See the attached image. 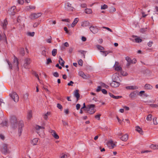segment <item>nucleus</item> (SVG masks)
<instances>
[{
	"mask_svg": "<svg viewBox=\"0 0 158 158\" xmlns=\"http://www.w3.org/2000/svg\"><path fill=\"white\" fill-rule=\"evenodd\" d=\"M11 126L14 129H15L18 127L19 136H20L22 132V128L23 126V121H20L18 123L16 118L15 116H12L10 119Z\"/></svg>",
	"mask_w": 158,
	"mask_h": 158,
	"instance_id": "nucleus-1",
	"label": "nucleus"
},
{
	"mask_svg": "<svg viewBox=\"0 0 158 158\" xmlns=\"http://www.w3.org/2000/svg\"><path fill=\"white\" fill-rule=\"evenodd\" d=\"M95 107L94 105L91 104L87 106L86 108L84 110L86 111L87 113L92 114L95 112L96 110L94 109Z\"/></svg>",
	"mask_w": 158,
	"mask_h": 158,
	"instance_id": "nucleus-2",
	"label": "nucleus"
},
{
	"mask_svg": "<svg viewBox=\"0 0 158 158\" xmlns=\"http://www.w3.org/2000/svg\"><path fill=\"white\" fill-rule=\"evenodd\" d=\"M0 150L1 152L4 154H6L10 152L8 148V145L4 143L2 144Z\"/></svg>",
	"mask_w": 158,
	"mask_h": 158,
	"instance_id": "nucleus-3",
	"label": "nucleus"
},
{
	"mask_svg": "<svg viewBox=\"0 0 158 158\" xmlns=\"http://www.w3.org/2000/svg\"><path fill=\"white\" fill-rule=\"evenodd\" d=\"M9 95L15 102H17L18 101L19 97L16 92H13L10 94Z\"/></svg>",
	"mask_w": 158,
	"mask_h": 158,
	"instance_id": "nucleus-4",
	"label": "nucleus"
},
{
	"mask_svg": "<svg viewBox=\"0 0 158 158\" xmlns=\"http://www.w3.org/2000/svg\"><path fill=\"white\" fill-rule=\"evenodd\" d=\"M64 8L66 10L68 11H73L74 9L72 4L69 2H67L65 3Z\"/></svg>",
	"mask_w": 158,
	"mask_h": 158,
	"instance_id": "nucleus-5",
	"label": "nucleus"
},
{
	"mask_svg": "<svg viewBox=\"0 0 158 158\" xmlns=\"http://www.w3.org/2000/svg\"><path fill=\"white\" fill-rule=\"evenodd\" d=\"M23 66L26 69H29V64L31 63L30 59L28 58H26L24 60Z\"/></svg>",
	"mask_w": 158,
	"mask_h": 158,
	"instance_id": "nucleus-6",
	"label": "nucleus"
},
{
	"mask_svg": "<svg viewBox=\"0 0 158 158\" xmlns=\"http://www.w3.org/2000/svg\"><path fill=\"white\" fill-rule=\"evenodd\" d=\"M14 58L13 60V62L14 63V66H15V69L18 71L19 70L18 66L19 63L18 59L15 56H14Z\"/></svg>",
	"mask_w": 158,
	"mask_h": 158,
	"instance_id": "nucleus-7",
	"label": "nucleus"
},
{
	"mask_svg": "<svg viewBox=\"0 0 158 158\" xmlns=\"http://www.w3.org/2000/svg\"><path fill=\"white\" fill-rule=\"evenodd\" d=\"M42 14L41 13H38L37 14L35 13H32L30 15V18L31 19H35L41 16Z\"/></svg>",
	"mask_w": 158,
	"mask_h": 158,
	"instance_id": "nucleus-8",
	"label": "nucleus"
},
{
	"mask_svg": "<svg viewBox=\"0 0 158 158\" xmlns=\"http://www.w3.org/2000/svg\"><path fill=\"white\" fill-rule=\"evenodd\" d=\"M118 62H116L115 65H114V68L115 70L117 71H121V73L122 74L123 76L126 75V74H123L122 73L123 71H122V68L120 66H118Z\"/></svg>",
	"mask_w": 158,
	"mask_h": 158,
	"instance_id": "nucleus-9",
	"label": "nucleus"
},
{
	"mask_svg": "<svg viewBox=\"0 0 158 158\" xmlns=\"http://www.w3.org/2000/svg\"><path fill=\"white\" fill-rule=\"evenodd\" d=\"M120 84V82L112 81L110 85L112 87L116 88L119 86Z\"/></svg>",
	"mask_w": 158,
	"mask_h": 158,
	"instance_id": "nucleus-10",
	"label": "nucleus"
},
{
	"mask_svg": "<svg viewBox=\"0 0 158 158\" xmlns=\"http://www.w3.org/2000/svg\"><path fill=\"white\" fill-rule=\"evenodd\" d=\"M49 132L51 133L52 136L56 139H59V136L56 134V131L53 130H51Z\"/></svg>",
	"mask_w": 158,
	"mask_h": 158,
	"instance_id": "nucleus-11",
	"label": "nucleus"
},
{
	"mask_svg": "<svg viewBox=\"0 0 158 158\" xmlns=\"http://www.w3.org/2000/svg\"><path fill=\"white\" fill-rule=\"evenodd\" d=\"M79 90L78 89L74 91L73 94L74 96L76 98L77 101V102L79 99L80 94L79 93Z\"/></svg>",
	"mask_w": 158,
	"mask_h": 158,
	"instance_id": "nucleus-12",
	"label": "nucleus"
},
{
	"mask_svg": "<svg viewBox=\"0 0 158 158\" xmlns=\"http://www.w3.org/2000/svg\"><path fill=\"white\" fill-rule=\"evenodd\" d=\"M126 60L127 61V62L130 63L131 64L135 63L136 62V60L135 59H133L131 60V58L128 56L126 57Z\"/></svg>",
	"mask_w": 158,
	"mask_h": 158,
	"instance_id": "nucleus-13",
	"label": "nucleus"
},
{
	"mask_svg": "<svg viewBox=\"0 0 158 158\" xmlns=\"http://www.w3.org/2000/svg\"><path fill=\"white\" fill-rule=\"evenodd\" d=\"M112 81L120 82V81L119 77L116 74L113 75Z\"/></svg>",
	"mask_w": 158,
	"mask_h": 158,
	"instance_id": "nucleus-14",
	"label": "nucleus"
},
{
	"mask_svg": "<svg viewBox=\"0 0 158 158\" xmlns=\"http://www.w3.org/2000/svg\"><path fill=\"white\" fill-rule=\"evenodd\" d=\"M35 128L37 130V132L38 134L40 133V129H41L42 132H43V130L44 129V127L40 126L38 125H36L35 127Z\"/></svg>",
	"mask_w": 158,
	"mask_h": 158,
	"instance_id": "nucleus-15",
	"label": "nucleus"
},
{
	"mask_svg": "<svg viewBox=\"0 0 158 158\" xmlns=\"http://www.w3.org/2000/svg\"><path fill=\"white\" fill-rule=\"evenodd\" d=\"M90 31L94 34H95L98 32V28L94 26H91L89 27Z\"/></svg>",
	"mask_w": 158,
	"mask_h": 158,
	"instance_id": "nucleus-16",
	"label": "nucleus"
},
{
	"mask_svg": "<svg viewBox=\"0 0 158 158\" xmlns=\"http://www.w3.org/2000/svg\"><path fill=\"white\" fill-rule=\"evenodd\" d=\"M121 139L123 141H126L127 140L128 137V135L127 134H126L122 136L121 137H118Z\"/></svg>",
	"mask_w": 158,
	"mask_h": 158,
	"instance_id": "nucleus-17",
	"label": "nucleus"
},
{
	"mask_svg": "<svg viewBox=\"0 0 158 158\" xmlns=\"http://www.w3.org/2000/svg\"><path fill=\"white\" fill-rule=\"evenodd\" d=\"M16 7L15 6L12 7L9 10V13L11 15H13L15 14V12L14 10L15 9Z\"/></svg>",
	"mask_w": 158,
	"mask_h": 158,
	"instance_id": "nucleus-18",
	"label": "nucleus"
},
{
	"mask_svg": "<svg viewBox=\"0 0 158 158\" xmlns=\"http://www.w3.org/2000/svg\"><path fill=\"white\" fill-rule=\"evenodd\" d=\"M107 145L109 147L111 146L110 148L111 149L113 148L114 147L116 146V145L113 143L112 140L109 141L107 143Z\"/></svg>",
	"mask_w": 158,
	"mask_h": 158,
	"instance_id": "nucleus-19",
	"label": "nucleus"
},
{
	"mask_svg": "<svg viewBox=\"0 0 158 158\" xmlns=\"http://www.w3.org/2000/svg\"><path fill=\"white\" fill-rule=\"evenodd\" d=\"M135 130L138 132L140 134L143 135L142 129L139 126H137L135 127Z\"/></svg>",
	"mask_w": 158,
	"mask_h": 158,
	"instance_id": "nucleus-20",
	"label": "nucleus"
},
{
	"mask_svg": "<svg viewBox=\"0 0 158 158\" xmlns=\"http://www.w3.org/2000/svg\"><path fill=\"white\" fill-rule=\"evenodd\" d=\"M126 88L127 89L134 90L137 89L138 88V86L135 85H132L127 86Z\"/></svg>",
	"mask_w": 158,
	"mask_h": 158,
	"instance_id": "nucleus-21",
	"label": "nucleus"
},
{
	"mask_svg": "<svg viewBox=\"0 0 158 158\" xmlns=\"http://www.w3.org/2000/svg\"><path fill=\"white\" fill-rule=\"evenodd\" d=\"M8 24L7 21L6 19H5L3 23H2V26L4 29L5 30L6 28V26Z\"/></svg>",
	"mask_w": 158,
	"mask_h": 158,
	"instance_id": "nucleus-22",
	"label": "nucleus"
},
{
	"mask_svg": "<svg viewBox=\"0 0 158 158\" xmlns=\"http://www.w3.org/2000/svg\"><path fill=\"white\" fill-rule=\"evenodd\" d=\"M32 110H29L28 112L27 115V118L30 120L32 117Z\"/></svg>",
	"mask_w": 158,
	"mask_h": 158,
	"instance_id": "nucleus-23",
	"label": "nucleus"
},
{
	"mask_svg": "<svg viewBox=\"0 0 158 158\" xmlns=\"http://www.w3.org/2000/svg\"><path fill=\"white\" fill-rule=\"evenodd\" d=\"M38 140V138H34L31 141V143L33 145H37Z\"/></svg>",
	"mask_w": 158,
	"mask_h": 158,
	"instance_id": "nucleus-24",
	"label": "nucleus"
},
{
	"mask_svg": "<svg viewBox=\"0 0 158 158\" xmlns=\"http://www.w3.org/2000/svg\"><path fill=\"white\" fill-rule=\"evenodd\" d=\"M78 21L79 19H78V18H76L75 19L71 25V27H74L75 26L76 23L78 22Z\"/></svg>",
	"mask_w": 158,
	"mask_h": 158,
	"instance_id": "nucleus-25",
	"label": "nucleus"
},
{
	"mask_svg": "<svg viewBox=\"0 0 158 158\" xmlns=\"http://www.w3.org/2000/svg\"><path fill=\"white\" fill-rule=\"evenodd\" d=\"M109 95H110V96L113 98L115 99H118V98H121L122 97L121 96H115L113 94H112L111 93H109Z\"/></svg>",
	"mask_w": 158,
	"mask_h": 158,
	"instance_id": "nucleus-26",
	"label": "nucleus"
},
{
	"mask_svg": "<svg viewBox=\"0 0 158 158\" xmlns=\"http://www.w3.org/2000/svg\"><path fill=\"white\" fill-rule=\"evenodd\" d=\"M50 112H48L46 113L43 114L42 116L44 118L45 120H47L48 118V115H50Z\"/></svg>",
	"mask_w": 158,
	"mask_h": 158,
	"instance_id": "nucleus-27",
	"label": "nucleus"
},
{
	"mask_svg": "<svg viewBox=\"0 0 158 158\" xmlns=\"http://www.w3.org/2000/svg\"><path fill=\"white\" fill-rule=\"evenodd\" d=\"M136 92L137 91H134L133 92L131 93L129 95V97L130 98H134L135 96Z\"/></svg>",
	"mask_w": 158,
	"mask_h": 158,
	"instance_id": "nucleus-28",
	"label": "nucleus"
},
{
	"mask_svg": "<svg viewBox=\"0 0 158 158\" xmlns=\"http://www.w3.org/2000/svg\"><path fill=\"white\" fill-rule=\"evenodd\" d=\"M150 147L154 150L158 149V145L152 144L150 145Z\"/></svg>",
	"mask_w": 158,
	"mask_h": 158,
	"instance_id": "nucleus-29",
	"label": "nucleus"
},
{
	"mask_svg": "<svg viewBox=\"0 0 158 158\" xmlns=\"http://www.w3.org/2000/svg\"><path fill=\"white\" fill-rule=\"evenodd\" d=\"M7 122L5 120L3 121L2 123L0 124V126L1 127H3L4 126H7Z\"/></svg>",
	"mask_w": 158,
	"mask_h": 158,
	"instance_id": "nucleus-30",
	"label": "nucleus"
},
{
	"mask_svg": "<svg viewBox=\"0 0 158 158\" xmlns=\"http://www.w3.org/2000/svg\"><path fill=\"white\" fill-rule=\"evenodd\" d=\"M19 52L20 54L22 56H23L25 54L24 48H20L19 49Z\"/></svg>",
	"mask_w": 158,
	"mask_h": 158,
	"instance_id": "nucleus-31",
	"label": "nucleus"
},
{
	"mask_svg": "<svg viewBox=\"0 0 158 158\" xmlns=\"http://www.w3.org/2000/svg\"><path fill=\"white\" fill-rule=\"evenodd\" d=\"M79 75L81 77L83 78H87V76L82 71H80L79 73Z\"/></svg>",
	"mask_w": 158,
	"mask_h": 158,
	"instance_id": "nucleus-32",
	"label": "nucleus"
},
{
	"mask_svg": "<svg viewBox=\"0 0 158 158\" xmlns=\"http://www.w3.org/2000/svg\"><path fill=\"white\" fill-rule=\"evenodd\" d=\"M144 86L145 88L147 89H151L152 88V85L147 84H146Z\"/></svg>",
	"mask_w": 158,
	"mask_h": 158,
	"instance_id": "nucleus-33",
	"label": "nucleus"
},
{
	"mask_svg": "<svg viewBox=\"0 0 158 158\" xmlns=\"http://www.w3.org/2000/svg\"><path fill=\"white\" fill-rule=\"evenodd\" d=\"M89 22L87 21H85L83 22V23L81 24V26L82 27H86L89 25Z\"/></svg>",
	"mask_w": 158,
	"mask_h": 158,
	"instance_id": "nucleus-34",
	"label": "nucleus"
},
{
	"mask_svg": "<svg viewBox=\"0 0 158 158\" xmlns=\"http://www.w3.org/2000/svg\"><path fill=\"white\" fill-rule=\"evenodd\" d=\"M85 11L87 14H90L92 13V10L90 9H85Z\"/></svg>",
	"mask_w": 158,
	"mask_h": 158,
	"instance_id": "nucleus-35",
	"label": "nucleus"
},
{
	"mask_svg": "<svg viewBox=\"0 0 158 158\" xmlns=\"http://www.w3.org/2000/svg\"><path fill=\"white\" fill-rule=\"evenodd\" d=\"M28 94L26 93L23 94V99L25 101H26L28 99Z\"/></svg>",
	"mask_w": 158,
	"mask_h": 158,
	"instance_id": "nucleus-36",
	"label": "nucleus"
},
{
	"mask_svg": "<svg viewBox=\"0 0 158 158\" xmlns=\"http://www.w3.org/2000/svg\"><path fill=\"white\" fill-rule=\"evenodd\" d=\"M7 62L8 63V64L9 66V69L10 70H12L13 69V66L12 64L11 63H10V61L8 60H6Z\"/></svg>",
	"mask_w": 158,
	"mask_h": 158,
	"instance_id": "nucleus-37",
	"label": "nucleus"
},
{
	"mask_svg": "<svg viewBox=\"0 0 158 158\" xmlns=\"http://www.w3.org/2000/svg\"><path fill=\"white\" fill-rule=\"evenodd\" d=\"M52 55L53 56H55L57 53V49H54L52 52Z\"/></svg>",
	"mask_w": 158,
	"mask_h": 158,
	"instance_id": "nucleus-38",
	"label": "nucleus"
},
{
	"mask_svg": "<svg viewBox=\"0 0 158 158\" xmlns=\"http://www.w3.org/2000/svg\"><path fill=\"white\" fill-rule=\"evenodd\" d=\"M26 8L27 10H28L30 9H35V6H27Z\"/></svg>",
	"mask_w": 158,
	"mask_h": 158,
	"instance_id": "nucleus-39",
	"label": "nucleus"
},
{
	"mask_svg": "<svg viewBox=\"0 0 158 158\" xmlns=\"http://www.w3.org/2000/svg\"><path fill=\"white\" fill-rule=\"evenodd\" d=\"M152 116L151 114L148 115L146 119L148 121H151L152 119Z\"/></svg>",
	"mask_w": 158,
	"mask_h": 158,
	"instance_id": "nucleus-40",
	"label": "nucleus"
},
{
	"mask_svg": "<svg viewBox=\"0 0 158 158\" xmlns=\"http://www.w3.org/2000/svg\"><path fill=\"white\" fill-rule=\"evenodd\" d=\"M27 35L28 36L33 37L35 35V32H28L27 33Z\"/></svg>",
	"mask_w": 158,
	"mask_h": 158,
	"instance_id": "nucleus-41",
	"label": "nucleus"
},
{
	"mask_svg": "<svg viewBox=\"0 0 158 158\" xmlns=\"http://www.w3.org/2000/svg\"><path fill=\"white\" fill-rule=\"evenodd\" d=\"M97 47L98 50H100L101 51L104 49V48L103 47L99 45H97Z\"/></svg>",
	"mask_w": 158,
	"mask_h": 158,
	"instance_id": "nucleus-42",
	"label": "nucleus"
},
{
	"mask_svg": "<svg viewBox=\"0 0 158 158\" xmlns=\"http://www.w3.org/2000/svg\"><path fill=\"white\" fill-rule=\"evenodd\" d=\"M135 42L136 43L141 42L142 41V39L139 38H136L135 39Z\"/></svg>",
	"mask_w": 158,
	"mask_h": 158,
	"instance_id": "nucleus-43",
	"label": "nucleus"
},
{
	"mask_svg": "<svg viewBox=\"0 0 158 158\" xmlns=\"http://www.w3.org/2000/svg\"><path fill=\"white\" fill-rule=\"evenodd\" d=\"M116 11L115 8L113 7H111L110 10V13H113V12H115Z\"/></svg>",
	"mask_w": 158,
	"mask_h": 158,
	"instance_id": "nucleus-44",
	"label": "nucleus"
},
{
	"mask_svg": "<svg viewBox=\"0 0 158 158\" xmlns=\"http://www.w3.org/2000/svg\"><path fill=\"white\" fill-rule=\"evenodd\" d=\"M108 6L104 4L101 6V9H105L107 8Z\"/></svg>",
	"mask_w": 158,
	"mask_h": 158,
	"instance_id": "nucleus-45",
	"label": "nucleus"
},
{
	"mask_svg": "<svg viewBox=\"0 0 158 158\" xmlns=\"http://www.w3.org/2000/svg\"><path fill=\"white\" fill-rule=\"evenodd\" d=\"M0 105L2 106H4V102H3V100L2 99H0Z\"/></svg>",
	"mask_w": 158,
	"mask_h": 158,
	"instance_id": "nucleus-46",
	"label": "nucleus"
},
{
	"mask_svg": "<svg viewBox=\"0 0 158 158\" xmlns=\"http://www.w3.org/2000/svg\"><path fill=\"white\" fill-rule=\"evenodd\" d=\"M52 62V61L50 58H48L47 59L46 64H48Z\"/></svg>",
	"mask_w": 158,
	"mask_h": 158,
	"instance_id": "nucleus-47",
	"label": "nucleus"
},
{
	"mask_svg": "<svg viewBox=\"0 0 158 158\" xmlns=\"http://www.w3.org/2000/svg\"><path fill=\"white\" fill-rule=\"evenodd\" d=\"M101 52H102L103 54L105 56H106L107 54H108L109 53V52H107L106 51H100Z\"/></svg>",
	"mask_w": 158,
	"mask_h": 158,
	"instance_id": "nucleus-48",
	"label": "nucleus"
},
{
	"mask_svg": "<svg viewBox=\"0 0 158 158\" xmlns=\"http://www.w3.org/2000/svg\"><path fill=\"white\" fill-rule=\"evenodd\" d=\"M156 119L157 118L156 117H154L153 119V123L155 125H156L157 124Z\"/></svg>",
	"mask_w": 158,
	"mask_h": 158,
	"instance_id": "nucleus-49",
	"label": "nucleus"
},
{
	"mask_svg": "<svg viewBox=\"0 0 158 158\" xmlns=\"http://www.w3.org/2000/svg\"><path fill=\"white\" fill-rule=\"evenodd\" d=\"M101 116V114H97V115H96L95 116V118L97 119L98 120H100V117Z\"/></svg>",
	"mask_w": 158,
	"mask_h": 158,
	"instance_id": "nucleus-50",
	"label": "nucleus"
},
{
	"mask_svg": "<svg viewBox=\"0 0 158 158\" xmlns=\"http://www.w3.org/2000/svg\"><path fill=\"white\" fill-rule=\"evenodd\" d=\"M50 38L46 40V41L49 43H51L52 42V38L51 36H50Z\"/></svg>",
	"mask_w": 158,
	"mask_h": 158,
	"instance_id": "nucleus-51",
	"label": "nucleus"
},
{
	"mask_svg": "<svg viewBox=\"0 0 158 158\" xmlns=\"http://www.w3.org/2000/svg\"><path fill=\"white\" fill-rule=\"evenodd\" d=\"M83 61L81 59H80L78 61V64L82 66L83 65Z\"/></svg>",
	"mask_w": 158,
	"mask_h": 158,
	"instance_id": "nucleus-52",
	"label": "nucleus"
},
{
	"mask_svg": "<svg viewBox=\"0 0 158 158\" xmlns=\"http://www.w3.org/2000/svg\"><path fill=\"white\" fill-rule=\"evenodd\" d=\"M150 106L152 107H158V104H150Z\"/></svg>",
	"mask_w": 158,
	"mask_h": 158,
	"instance_id": "nucleus-53",
	"label": "nucleus"
},
{
	"mask_svg": "<svg viewBox=\"0 0 158 158\" xmlns=\"http://www.w3.org/2000/svg\"><path fill=\"white\" fill-rule=\"evenodd\" d=\"M147 28H143L140 29V32L142 33H143L146 31Z\"/></svg>",
	"mask_w": 158,
	"mask_h": 158,
	"instance_id": "nucleus-54",
	"label": "nucleus"
},
{
	"mask_svg": "<svg viewBox=\"0 0 158 158\" xmlns=\"http://www.w3.org/2000/svg\"><path fill=\"white\" fill-rule=\"evenodd\" d=\"M53 75L56 77H58L59 75L57 72H55L53 73Z\"/></svg>",
	"mask_w": 158,
	"mask_h": 158,
	"instance_id": "nucleus-55",
	"label": "nucleus"
},
{
	"mask_svg": "<svg viewBox=\"0 0 158 158\" xmlns=\"http://www.w3.org/2000/svg\"><path fill=\"white\" fill-rule=\"evenodd\" d=\"M57 108H58L59 109H62V105L58 103L57 104Z\"/></svg>",
	"mask_w": 158,
	"mask_h": 158,
	"instance_id": "nucleus-56",
	"label": "nucleus"
},
{
	"mask_svg": "<svg viewBox=\"0 0 158 158\" xmlns=\"http://www.w3.org/2000/svg\"><path fill=\"white\" fill-rule=\"evenodd\" d=\"M102 27L103 28H105V29H107V30H108V31H110L111 32H112V30L111 29H110V28L108 27Z\"/></svg>",
	"mask_w": 158,
	"mask_h": 158,
	"instance_id": "nucleus-57",
	"label": "nucleus"
},
{
	"mask_svg": "<svg viewBox=\"0 0 158 158\" xmlns=\"http://www.w3.org/2000/svg\"><path fill=\"white\" fill-rule=\"evenodd\" d=\"M101 86H98L97 87V89L96 90V91L97 92H99L101 90Z\"/></svg>",
	"mask_w": 158,
	"mask_h": 158,
	"instance_id": "nucleus-58",
	"label": "nucleus"
},
{
	"mask_svg": "<svg viewBox=\"0 0 158 158\" xmlns=\"http://www.w3.org/2000/svg\"><path fill=\"white\" fill-rule=\"evenodd\" d=\"M18 2L19 4H22L24 3V1L23 0H18Z\"/></svg>",
	"mask_w": 158,
	"mask_h": 158,
	"instance_id": "nucleus-59",
	"label": "nucleus"
},
{
	"mask_svg": "<svg viewBox=\"0 0 158 158\" xmlns=\"http://www.w3.org/2000/svg\"><path fill=\"white\" fill-rule=\"evenodd\" d=\"M101 91L102 93L104 94H106L107 93V91L105 89H102Z\"/></svg>",
	"mask_w": 158,
	"mask_h": 158,
	"instance_id": "nucleus-60",
	"label": "nucleus"
},
{
	"mask_svg": "<svg viewBox=\"0 0 158 158\" xmlns=\"http://www.w3.org/2000/svg\"><path fill=\"white\" fill-rule=\"evenodd\" d=\"M80 106H81V105L79 104H77L76 106V109L77 110H79L80 107Z\"/></svg>",
	"mask_w": 158,
	"mask_h": 158,
	"instance_id": "nucleus-61",
	"label": "nucleus"
},
{
	"mask_svg": "<svg viewBox=\"0 0 158 158\" xmlns=\"http://www.w3.org/2000/svg\"><path fill=\"white\" fill-rule=\"evenodd\" d=\"M62 155H63L60 157V158H67V155L63 153L62 154Z\"/></svg>",
	"mask_w": 158,
	"mask_h": 158,
	"instance_id": "nucleus-62",
	"label": "nucleus"
},
{
	"mask_svg": "<svg viewBox=\"0 0 158 158\" xmlns=\"http://www.w3.org/2000/svg\"><path fill=\"white\" fill-rule=\"evenodd\" d=\"M74 82L72 81H71L68 84V85L69 86H72L73 85L72 84H73Z\"/></svg>",
	"mask_w": 158,
	"mask_h": 158,
	"instance_id": "nucleus-63",
	"label": "nucleus"
},
{
	"mask_svg": "<svg viewBox=\"0 0 158 158\" xmlns=\"http://www.w3.org/2000/svg\"><path fill=\"white\" fill-rule=\"evenodd\" d=\"M62 21L63 22H69L70 20L68 19H62Z\"/></svg>",
	"mask_w": 158,
	"mask_h": 158,
	"instance_id": "nucleus-64",
	"label": "nucleus"
}]
</instances>
